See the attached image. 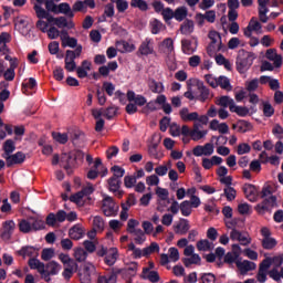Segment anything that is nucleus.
I'll return each mask as SVG.
<instances>
[{"mask_svg": "<svg viewBox=\"0 0 283 283\" xmlns=\"http://www.w3.org/2000/svg\"><path fill=\"white\" fill-rule=\"evenodd\" d=\"M39 231V229H45V222L41 218L31 216V231Z\"/></svg>", "mask_w": 283, "mask_h": 283, "instance_id": "4c0bfd02", "label": "nucleus"}, {"mask_svg": "<svg viewBox=\"0 0 283 283\" xmlns=\"http://www.w3.org/2000/svg\"><path fill=\"white\" fill-rule=\"evenodd\" d=\"M265 57L273 61L275 67H282L283 56L277 54L276 49H266Z\"/></svg>", "mask_w": 283, "mask_h": 283, "instance_id": "9b49d317", "label": "nucleus"}, {"mask_svg": "<svg viewBox=\"0 0 283 283\" xmlns=\"http://www.w3.org/2000/svg\"><path fill=\"white\" fill-rule=\"evenodd\" d=\"M75 261L82 262L86 261L87 259V252L84 250V248H77L74 252Z\"/></svg>", "mask_w": 283, "mask_h": 283, "instance_id": "864d4df0", "label": "nucleus"}, {"mask_svg": "<svg viewBox=\"0 0 283 283\" xmlns=\"http://www.w3.org/2000/svg\"><path fill=\"white\" fill-rule=\"evenodd\" d=\"M161 15L166 22H169L172 20V18H175V11L174 9H170V7H167L166 9L164 8V11H161Z\"/></svg>", "mask_w": 283, "mask_h": 283, "instance_id": "052dcab7", "label": "nucleus"}, {"mask_svg": "<svg viewBox=\"0 0 283 283\" xmlns=\"http://www.w3.org/2000/svg\"><path fill=\"white\" fill-rule=\"evenodd\" d=\"M28 264H29V268H31V270H38V272H40L41 274L42 261L36 259V254H34L31 259H29Z\"/></svg>", "mask_w": 283, "mask_h": 283, "instance_id": "49530a36", "label": "nucleus"}, {"mask_svg": "<svg viewBox=\"0 0 283 283\" xmlns=\"http://www.w3.org/2000/svg\"><path fill=\"white\" fill-rule=\"evenodd\" d=\"M145 241H146L145 232H143V230H140V228H138V230H136V232H135V243H137L138 245H143V243H145Z\"/></svg>", "mask_w": 283, "mask_h": 283, "instance_id": "bf43d9fd", "label": "nucleus"}, {"mask_svg": "<svg viewBox=\"0 0 283 283\" xmlns=\"http://www.w3.org/2000/svg\"><path fill=\"white\" fill-rule=\"evenodd\" d=\"M223 195L226 196L228 201H232L235 200L238 191H235L234 187H231V185H229V187H226L223 189Z\"/></svg>", "mask_w": 283, "mask_h": 283, "instance_id": "37998d69", "label": "nucleus"}, {"mask_svg": "<svg viewBox=\"0 0 283 283\" xmlns=\"http://www.w3.org/2000/svg\"><path fill=\"white\" fill-rule=\"evenodd\" d=\"M197 250L200 252H207L209 250H212V243L209 241V239H201L197 242Z\"/></svg>", "mask_w": 283, "mask_h": 283, "instance_id": "58836bf2", "label": "nucleus"}, {"mask_svg": "<svg viewBox=\"0 0 283 283\" xmlns=\"http://www.w3.org/2000/svg\"><path fill=\"white\" fill-rule=\"evenodd\" d=\"M197 87L198 91L200 92V101H207V98H210L211 92L202 81H198Z\"/></svg>", "mask_w": 283, "mask_h": 283, "instance_id": "2f4dec72", "label": "nucleus"}, {"mask_svg": "<svg viewBox=\"0 0 283 283\" xmlns=\"http://www.w3.org/2000/svg\"><path fill=\"white\" fill-rule=\"evenodd\" d=\"M180 211H181L182 216H190L191 212H192L191 201L190 200H184L180 203Z\"/></svg>", "mask_w": 283, "mask_h": 283, "instance_id": "09e8293b", "label": "nucleus"}, {"mask_svg": "<svg viewBox=\"0 0 283 283\" xmlns=\"http://www.w3.org/2000/svg\"><path fill=\"white\" fill-rule=\"evenodd\" d=\"M103 163L101 157H96L93 166H91L90 170H87L88 180H96L99 176V167H102Z\"/></svg>", "mask_w": 283, "mask_h": 283, "instance_id": "ddd939ff", "label": "nucleus"}, {"mask_svg": "<svg viewBox=\"0 0 283 283\" xmlns=\"http://www.w3.org/2000/svg\"><path fill=\"white\" fill-rule=\"evenodd\" d=\"M59 259L64 265L62 276H64V279L66 281H70V279H72L74 272H77L78 263H76L75 259H72L70 256V254L61 253V254H59Z\"/></svg>", "mask_w": 283, "mask_h": 283, "instance_id": "7ed1b4c3", "label": "nucleus"}, {"mask_svg": "<svg viewBox=\"0 0 283 283\" xmlns=\"http://www.w3.org/2000/svg\"><path fill=\"white\" fill-rule=\"evenodd\" d=\"M181 50L184 54H195L198 50V38H193V41L188 39L181 40Z\"/></svg>", "mask_w": 283, "mask_h": 283, "instance_id": "6e6552de", "label": "nucleus"}, {"mask_svg": "<svg viewBox=\"0 0 283 283\" xmlns=\"http://www.w3.org/2000/svg\"><path fill=\"white\" fill-rule=\"evenodd\" d=\"M48 268H49L50 277H51V275L59 274V272L61 270V265H60V263H57V261H50L48 263Z\"/></svg>", "mask_w": 283, "mask_h": 283, "instance_id": "3c124183", "label": "nucleus"}, {"mask_svg": "<svg viewBox=\"0 0 283 283\" xmlns=\"http://www.w3.org/2000/svg\"><path fill=\"white\" fill-rule=\"evenodd\" d=\"M53 139L59 142V144H66L69 142L67 133H52Z\"/></svg>", "mask_w": 283, "mask_h": 283, "instance_id": "5fc2aeb1", "label": "nucleus"}, {"mask_svg": "<svg viewBox=\"0 0 283 283\" xmlns=\"http://www.w3.org/2000/svg\"><path fill=\"white\" fill-rule=\"evenodd\" d=\"M262 105H263V115L265 117H272L274 115L275 111H274L273 106L271 105V103L269 101H263Z\"/></svg>", "mask_w": 283, "mask_h": 283, "instance_id": "8fccbe9b", "label": "nucleus"}, {"mask_svg": "<svg viewBox=\"0 0 283 283\" xmlns=\"http://www.w3.org/2000/svg\"><path fill=\"white\" fill-rule=\"evenodd\" d=\"M17 146L13 142V139H7L3 144V150L7 155V157H11V153H13L15 150Z\"/></svg>", "mask_w": 283, "mask_h": 283, "instance_id": "79ce46f5", "label": "nucleus"}, {"mask_svg": "<svg viewBox=\"0 0 283 283\" xmlns=\"http://www.w3.org/2000/svg\"><path fill=\"white\" fill-rule=\"evenodd\" d=\"M53 76L56 81H63V78H65V72H64L63 67L56 66L53 70Z\"/></svg>", "mask_w": 283, "mask_h": 283, "instance_id": "69168bd1", "label": "nucleus"}, {"mask_svg": "<svg viewBox=\"0 0 283 283\" xmlns=\"http://www.w3.org/2000/svg\"><path fill=\"white\" fill-rule=\"evenodd\" d=\"M237 268L240 270L241 274H247L251 270L256 269V263H253V261H237Z\"/></svg>", "mask_w": 283, "mask_h": 283, "instance_id": "a211bd4d", "label": "nucleus"}, {"mask_svg": "<svg viewBox=\"0 0 283 283\" xmlns=\"http://www.w3.org/2000/svg\"><path fill=\"white\" fill-rule=\"evenodd\" d=\"M209 38L211 40L210 44L207 48L208 54H213L216 52V44L218 42V38H221V33L219 31H209Z\"/></svg>", "mask_w": 283, "mask_h": 283, "instance_id": "4be33fe9", "label": "nucleus"}, {"mask_svg": "<svg viewBox=\"0 0 283 283\" xmlns=\"http://www.w3.org/2000/svg\"><path fill=\"white\" fill-rule=\"evenodd\" d=\"M154 252H160V245L156 242H153L148 248L143 249V256H149L150 254H154Z\"/></svg>", "mask_w": 283, "mask_h": 283, "instance_id": "c03bdc74", "label": "nucleus"}, {"mask_svg": "<svg viewBox=\"0 0 283 283\" xmlns=\"http://www.w3.org/2000/svg\"><path fill=\"white\" fill-rule=\"evenodd\" d=\"M96 255L104 258L106 265L114 266L119 256L118 248H105L102 245V248L96 251Z\"/></svg>", "mask_w": 283, "mask_h": 283, "instance_id": "20e7f679", "label": "nucleus"}, {"mask_svg": "<svg viewBox=\"0 0 283 283\" xmlns=\"http://www.w3.org/2000/svg\"><path fill=\"white\" fill-rule=\"evenodd\" d=\"M148 87L151 92L159 94L165 92V85L161 81H156V78H148Z\"/></svg>", "mask_w": 283, "mask_h": 283, "instance_id": "b1692460", "label": "nucleus"}, {"mask_svg": "<svg viewBox=\"0 0 283 283\" xmlns=\"http://www.w3.org/2000/svg\"><path fill=\"white\" fill-rule=\"evenodd\" d=\"M182 262L186 268H190L192 264L201 263V256L200 254H195V252H192L191 256L189 259H182Z\"/></svg>", "mask_w": 283, "mask_h": 283, "instance_id": "a19ab883", "label": "nucleus"}, {"mask_svg": "<svg viewBox=\"0 0 283 283\" xmlns=\"http://www.w3.org/2000/svg\"><path fill=\"white\" fill-rule=\"evenodd\" d=\"M104 216H117L118 207H116V202L112 196H105L103 200Z\"/></svg>", "mask_w": 283, "mask_h": 283, "instance_id": "423d86ee", "label": "nucleus"}, {"mask_svg": "<svg viewBox=\"0 0 283 283\" xmlns=\"http://www.w3.org/2000/svg\"><path fill=\"white\" fill-rule=\"evenodd\" d=\"M231 112H235L239 117H247L249 115V108L247 106H237L233 99V106H231Z\"/></svg>", "mask_w": 283, "mask_h": 283, "instance_id": "ea45409f", "label": "nucleus"}, {"mask_svg": "<svg viewBox=\"0 0 283 283\" xmlns=\"http://www.w3.org/2000/svg\"><path fill=\"white\" fill-rule=\"evenodd\" d=\"M64 63H65V65H64L65 70L67 72H75V70H77L73 49L66 50Z\"/></svg>", "mask_w": 283, "mask_h": 283, "instance_id": "1a4fd4ad", "label": "nucleus"}, {"mask_svg": "<svg viewBox=\"0 0 283 283\" xmlns=\"http://www.w3.org/2000/svg\"><path fill=\"white\" fill-rule=\"evenodd\" d=\"M108 190L118 196V198H123L124 191H119V182L116 179V170H113V176L108 178Z\"/></svg>", "mask_w": 283, "mask_h": 283, "instance_id": "f8f14e48", "label": "nucleus"}, {"mask_svg": "<svg viewBox=\"0 0 283 283\" xmlns=\"http://www.w3.org/2000/svg\"><path fill=\"white\" fill-rule=\"evenodd\" d=\"M261 198H263L262 202L256 205L255 209L259 213H265L266 211H271L272 207H275L277 202L276 196H272L271 187H263L261 191Z\"/></svg>", "mask_w": 283, "mask_h": 283, "instance_id": "f03ea898", "label": "nucleus"}, {"mask_svg": "<svg viewBox=\"0 0 283 283\" xmlns=\"http://www.w3.org/2000/svg\"><path fill=\"white\" fill-rule=\"evenodd\" d=\"M34 11L36 13V17L39 18V20L41 19H46V21L49 23H52L53 21V15H51V13H48V9H43L42 4H40V2H36L34 4Z\"/></svg>", "mask_w": 283, "mask_h": 283, "instance_id": "f3484780", "label": "nucleus"}, {"mask_svg": "<svg viewBox=\"0 0 283 283\" xmlns=\"http://www.w3.org/2000/svg\"><path fill=\"white\" fill-rule=\"evenodd\" d=\"M200 279L202 283H216V274L212 272H203Z\"/></svg>", "mask_w": 283, "mask_h": 283, "instance_id": "4d7b16f0", "label": "nucleus"}, {"mask_svg": "<svg viewBox=\"0 0 283 283\" xmlns=\"http://www.w3.org/2000/svg\"><path fill=\"white\" fill-rule=\"evenodd\" d=\"M139 224V220H136L135 218H130L127 221V230L129 231L130 234H135L136 238V227Z\"/></svg>", "mask_w": 283, "mask_h": 283, "instance_id": "6e6d98bb", "label": "nucleus"}, {"mask_svg": "<svg viewBox=\"0 0 283 283\" xmlns=\"http://www.w3.org/2000/svg\"><path fill=\"white\" fill-rule=\"evenodd\" d=\"M237 153L238 155H245L247 153H251V146L250 144H239L238 148H237Z\"/></svg>", "mask_w": 283, "mask_h": 283, "instance_id": "774afa93", "label": "nucleus"}, {"mask_svg": "<svg viewBox=\"0 0 283 283\" xmlns=\"http://www.w3.org/2000/svg\"><path fill=\"white\" fill-rule=\"evenodd\" d=\"M57 13H63V15H66V18H74V8L72 10L69 2H61L57 4Z\"/></svg>", "mask_w": 283, "mask_h": 283, "instance_id": "a878e982", "label": "nucleus"}, {"mask_svg": "<svg viewBox=\"0 0 283 283\" xmlns=\"http://www.w3.org/2000/svg\"><path fill=\"white\" fill-rule=\"evenodd\" d=\"M188 15V9L187 7H178L175 11H174V18L175 20H177L178 22H182V20H186Z\"/></svg>", "mask_w": 283, "mask_h": 283, "instance_id": "f704fd0d", "label": "nucleus"}, {"mask_svg": "<svg viewBox=\"0 0 283 283\" xmlns=\"http://www.w3.org/2000/svg\"><path fill=\"white\" fill-rule=\"evenodd\" d=\"M136 182V176H125L124 178V186L127 187V189H132L133 187H135Z\"/></svg>", "mask_w": 283, "mask_h": 283, "instance_id": "e2e57ef3", "label": "nucleus"}, {"mask_svg": "<svg viewBox=\"0 0 283 283\" xmlns=\"http://www.w3.org/2000/svg\"><path fill=\"white\" fill-rule=\"evenodd\" d=\"M19 228H20V231H22L23 234H29L30 231H32V216H30L27 219L23 218L22 220H20Z\"/></svg>", "mask_w": 283, "mask_h": 283, "instance_id": "c85d7f7f", "label": "nucleus"}, {"mask_svg": "<svg viewBox=\"0 0 283 283\" xmlns=\"http://www.w3.org/2000/svg\"><path fill=\"white\" fill-rule=\"evenodd\" d=\"M143 274L153 283H157L160 279L159 273L156 270H149V268H143Z\"/></svg>", "mask_w": 283, "mask_h": 283, "instance_id": "72a5a7b5", "label": "nucleus"}, {"mask_svg": "<svg viewBox=\"0 0 283 283\" xmlns=\"http://www.w3.org/2000/svg\"><path fill=\"white\" fill-rule=\"evenodd\" d=\"M182 122H198L199 113H189V108H181L179 112Z\"/></svg>", "mask_w": 283, "mask_h": 283, "instance_id": "5701e85b", "label": "nucleus"}, {"mask_svg": "<svg viewBox=\"0 0 283 283\" xmlns=\"http://www.w3.org/2000/svg\"><path fill=\"white\" fill-rule=\"evenodd\" d=\"M14 229H15L14 220H6L2 223V232L0 234L1 239L3 241H10V239H11V237L13 234Z\"/></svg>", "mask_w": 283, "mask_h": 283, "instance_id": "0eeeda50", "label": "nucleus"}, {"mask_svg": "<svg viewBox=\"0 0 283 283\" xmlns=\"http://www.w3.org/2000/svg\"><path fill=\"white\" fill-rule=\"evenodd\" d=\"M217 105H221L226 109V107H229V109L232 112V105H234V98H231L230 96L223 95L220 96L218 101H216Z\"/></svg>", "mask_w": 283, "mask_h": 283, "instance_id": "473e14b6", "label": "nucleus"}, {"mask_svg": "<svg viewBox=\"0 0 283 283\" xmlns=\"http://www.w3.org/2000/svg\"><path fill=\"white\" fill-rule=\"evenodd\" d=\"M69 234L71 239L80 241V239H83L85 232L83 228H81V224H74L73 228L70 229Z\"/></svg>", "mask_w": 283, "mask_h": 283, "instance_id": "bb28decb", "label": "nucleus"}, {"mask_svg": "<svg viewBox=\"0 0 283 283\" xmlns=\"http://www.w3.org/2000/svg\"><path fill=\"white\" fill-rule=\"evenodd\" d=\"M130 7L137 8L140 11H148L149 4H147L146 0H132Z\"/></svg>", "mask_w": 283, "mask_h": 283, "instance_id": "a18cd8bd", "label": "nucleus"}, {"mask_svg": "<svg viewBox=\"0 0 283 283\" xmlns=\"http://www.w3.org/2000/svg\"><path fill=\"white\" fill-rule=\"evenodd\" d=\"M27 155L22 150H18L11 157H6L7 167H12L13 164H23L25 161Z\"/></svg>", "mask_w": 283, "mask_h": 283, "instance_id": "dca6fc26", "label": "nucleus"}, {"mask_svg": "<svg viewBox=\"0 0 283 283\" xmlns=\"http://www.w3.org/2000/svg\"><path fill=\"white\" fill-rule=\"evenodd\" d=\"M161 52H164V54H172V52H175V42L172 38H165L163 40Z\"/></svg>", "mask_w": 283, "mask_h": 283, "instance_id": "393cba45", "label": "nucleus"}, {"mask_svg": "<svg viewBox=\"0 0 283 283\" xmlns=\"http://www.w3.org/2000/svg\"><path fill=\"white\" fill-rule=\"evenodd\" d=\"M180 31L184 34H189L192 33L195 31V22L193 20H186L182 22L181 27H180Z\"/></svg>", "mask_w": 283, "mask_h": 283, "instance_id": "e433bc0d", "label": "nucleus"}, {"mask_svg": "<svg viewBox=\"0 0 283 283\" xmlns=\"http://www.w3.org/2000/svg\"><path fill=\"white\" fill-rule=\"evenodd\" d=\"M217 83L223 90H228V91L232 90V85L230 84V78H228V76H219Z\"/></svg>", "mask_w": 283, "mask_h": 283, "instance_id": "603ef678", "label": "nucleus"}, {"mask_svg": "<svg viewBox=\"0 0 283 283\" xmlns=\"http://www.w3.org/2000/svg\"><path fill=\"white\" fill-rule=\"evenodd\" d=\"M61 161L66 171H69V169H73L75 165V153H64L61 156Z\"/></svg>", "mask_w": 283, "mask_h": 283, "instance_id": "2eb2a0df", "label": "nucleus"}, {"mask_svg": "<svg viewBox=\"0 0 283 283\" xmlns=\"http://www.w3.org/2000/svg\"><path fill=\"white\" fill-rule=\"evenodd\" d=\"M161 142L160 135H153L151 144L148 146V154L153 157H158V147Z\"/></svg>", "mask_w": 283, "mask_h": 283, "instance_id": "412c9836", "label": "nucleus"}, {"mask_svg": "<svg viewBox=\"0 0 283 283\" xmlns=\"http://www.w3.org/2000/svg\"><path fill=\"white\" fill-rule=\"evenodd\" d=\"M48 266H49V263H46V265H45V263H43L41 261L40 274H41L42 279H44V281L50 282V281H52V279H51V274H50V268H48Z\"/></svg>", "mask_w": 283, "mask_h": 283, "instance_id": "de8ad7c7", "label": "nucleus"}, {"mask_svg": "<svg viewBox=\"0 0 283 283\" xmlns=\"http://www.w3.org/2000/svg\"><path fill=\"white\" fill-rule=\"evenodd\" d=\"M117 113L118 108H116V106H108V108L104 111V117H106V119H114Z\"/></svg>", "mask_w": 283, "mask_h": 283, "instance_id": "13d9d810", "label": "nucleus"}, {"mask_svg": "<svg viewBox=\"0 0 283 283\" xmlns=\"http://www.w3.org/2000/svg\"><path fill=\"white\" fill-rule=\"evenodd\" d=\"M243 192H244L245 197L248 198V200H250L251 202H255V200L258 198V193H259L255 185H244Z\"/></svg>", "mask_w": 283, "mask_h": 283, "instance_id": "aec40b11", "label": "nucleus"}, {"mask_svg": "<svg viewBox=\"0 0 283 283\" xmlns=\"http://www.w3.org/2000/svg\"><path fill=\"white\" fill-rule=\"evenodd\" d=\"M111 171H115V178L118 181V191H122V178L125 176V168H123V166H117V164H115V166H112Z\"/></svg>", "mask_w": 283, "mask_h": 283, "instance_id": "cd10ccee", "label": "nucleus"}, {"mask_svg": "<svg viewBox=\"0 0 283 283\" xmlns=\"http://www.w3.org/2000/svg\"><path fill=\"white\" fill-rule=\"evenodd\" d=\"M18 254L20 256H23V259H25L27 256H30V259H32L34 256V254L38 255V250H36V248H33L32 245H24L23 248H21L18 251Z\"/></svg>", "mask_w": 283, "mask_h": 283, "instance_id": "c756f323", "label": "nucleus"}, {"mask_svg": "<svg viewBox=\"0 0 283 283\" xmlns=\"http://www.w3.org/2000/svg\"><path fill=\"white\" fill-rule=\"evenodd\" d=\"M206 135L207 130H200L199 127L197 128V130H191L190 133V137H192L195 142L202 139V137H206Z\"/></svg>", "mask_w": 283, "mask_h": 283, "instance_id": "0e129e2a", "label": "nucleus"}, {"mask_svg": "<svg viewBox=\"0 0 283 283\" xmlns=\"http://www.w3.org/2000/svg\"><path fill=\"white\" fill-rule=\"evenodd\" d=\"M137 54H140V56H149L151 54H155L153 38H145V40L140 42Z\"/></svg>", "mask_w": 283, "mask_h": 283, "instance_id": "39448f33", "label": "nucleus"}, {"mask_svg": "<svg viewBox=\"0 0 283 283\" xmlns=\"http://www.w3.org/2000/svg\"><path fill=\"white\" fill-rule=\"evenodd\" d=\"M87 7L90 9H95V0H76V2L73 4V11H85L87 10Z\"/></svg>", "mask_w": 283, "mask_h": 283, "instance_id": "4468645a", "label": "nucleus"}, {"mask_svg": "<svg viewBox=\"0 0 283 283\" xmlns=\"http://www.w3.org/2000/svg\"><path fill=\"white\" fill-rule=\"evenodd\" d=\"M41 256H42L43 261L50 262V260L53 259V256H54V250H52V248H46V249L42 250Z\"/></svg>", "mask_w": 283, "mask_h": 283, "instance_id": "338daca9", "label": "nucleus"}, {"mask_svg": "<svg viewBox=\"0 0 283 283\" xmlns=\"http://www.w3.org/2000/svg\"><path fill=\"white\" fill-rule=\"evenodd\" d=\"M233 128H238L239 133H248L249 130H252L253 126L250 122H247L245 119H239L237 124H233Z\"/></svg>", "mask_w": 283, "mask_h": 283, "instance_id": "7c9ffc66", "label": "nucleus"}, {"mask_svg": "<svg viewBox=\"0 0 283 283\" xmlns=\"http://www.w3.org/2000/svg\"><path fill=\"white\" fill-rule=\"evenodd\" d=\"M255 59L256 54H254L253 51H245V49H241L235 61L237 71L240 74H245L250 67H252Z\"/></svg>", "mask_w": 283, "mask_h": 283, "instance_id": "f257e3e1", "label": "nucleus"}, {"mask_svg": "<svg viewBox=\"0 0 283 283\" xmlns=\"http://www.w3.org/2000/svg\"><path fill=\"white\" fill-rule=\"evenodd\" d=\"M190 229V222L188 218H180V222L178 224H175V231L176 234H187Z\"/></svg>", "mask_w": 283, "mask_h": 283, "instance_id": "6ab92c4d", "label": "nucleus"}, {"mask_svg": "<svg viewBox=\"0 0 283 283\" xmlns=\"http://www.w3.org/2000/svg\"><path fill=\"white\" fill-rule=\"evenodd\" d=\"M123 270L120 268H112L111 272L106 274V283H117L118 274H120Z\"/></svg>", "mask_w": 283, "mask_h": 283, "instance_id": "c9c22d12", "label": "nucleus"}, {"mask_svg": "<svg viewBox=\"0 0 283 283\" xmlns=\"http://www.w3.org/2000/svg\"><path fill=\"white\" fill-rule=\"evenodd\" d=\"M36 85H38L36 78L30 77L28 83L27 82L22 83V92H28L29 87L33 90L34 87H36Z\"/></svg>", "mask_w": 283, "mask_h": 283, "instance_id": "680f3d73", "label": "nucleus"}, {"mask_svg": "<svg viewBox=\"0 0 283 283\" xmlns=\"http://www.w3.org/2000/svg\"><path fill=\"white\" fill-rule=\"evenodd\" d=\"M52 21L51 23L55 24L56 27H59V29L66 28V29H74L75 23L73 22V20H67V18L65 15H60L59 18H54V15H52Z\"/></svg>", "mask_w": 283, "mask_h": 283, "instance_id": "9d476101", "label": "nucleus"}]
</instances>
